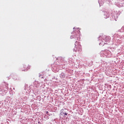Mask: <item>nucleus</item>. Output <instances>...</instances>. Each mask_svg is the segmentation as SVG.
I'll use <instances>...</instances> for the list:
<instances>
[{
  "instance_id": "f257e3e1",
  "label": "nucleus",
  "mask_w": 124,
  "mask_h": 124,
  "mask_svg": "<svg viewBox=\"0 0 124 124\" xmlns=\"http://www.w3.org/2000/svg\"><path fill=\"white\" fill-rule=\"evenodd\" d=\"M102 38L106 42H109L111 40V38L109 36H107L106 35H103Z\"/></svg>"
},
{
  "instance_id": "f03ea898",
  "label": "nucleus",
  "mask_w": 124,
  "mask_h": 124,
  "mask_svg": "<svg viewBox=\"0 0 124 124\" xmlns=\"http://www.w3.org/2000/svg\"><path fill=\"white\" fill-rule=\"evenodd\" d=\"M75 47H76L77 51H78V52L82 51V46H81V45L78 44V45H76V44H75Z\"/></svg>"
},
{
  "instance_id": "7ed1b4c3",
  "label": "nucleus",
  "mask_w": 124,
  "mask_h": 124,
  "mask_svg": "<svg viewBox=\"0 0 124 124\" xmlns=\"http://www.w3.org/2000/svg\"><path fill=\"white\" fill-rule=\"evenodd\" d=\"M23 68H26V69H22V71H27L28 70V69H30V68H31V66H27V65H24L23 66Z\"/></svg>"
},
{
  "instance_id": "20e7f679",
  "label": "nucleus",
  "mask_w": 124,
  "mask_h": 124,
  "mask_svg": "<svg viewBox=\"0 0 124 124\" xmlns=\"http://www.w3.org/2000/svg\"><path fill=\"white\" fill-rule=\"evenodd\" d=\"M60 115H61V116H63V115H65L66 116H67V113H66V112H63V111H62L60 113Z\"/></svg>"
},
{
  "instance_id": "39448f33",
  "label": "nucleus",
  "mask_w": 124,
  "mask_h": 124,
  "mask_svg": "<svg viewBox=\"0 0 124 124\" xmlns=\"http://www.w3.org/2000/svg\"><path fill=\"white\" fill-rule=\"evenodd\" d=\"M48 113H49V112L46 111V114H48Z\"/></svg>"
}]
</instances>
